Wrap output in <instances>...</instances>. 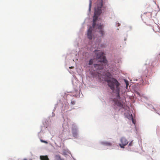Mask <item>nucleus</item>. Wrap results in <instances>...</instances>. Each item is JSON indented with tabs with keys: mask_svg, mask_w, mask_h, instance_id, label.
I'll return each mask as SVG.
<instances>
[{
	"mask_svg": "<svg viewBox=\"0 0 160 160\" xmlns=\"http://www.w3.org/2000/svg\"><path fill=\"white\" fill-rule=\"evenodd\" d=\"M133 141H132L129 144L128 146H132L133 145Z\"/></svg>",
	"mask_w": 160,
	"mask_h": 160,
	"instance_id": "nucleus-13",
	"label": "nucleus"
},
{
	"mask_svg": "<svg viewBox=\"0 0 160 160\" xmlns=\"http://www.w3.org/2000/svg\"><path fill=\"white\" fill-rule=\"evenodd\" d=\"M92 3V2L91 0H89V12H90L91 10Z\"/></svg>",
	"mask_w": 160,
	"mask_h": 160,
	"instance_id": "nucleus-11",
	"label": "nucleus"
},
{
	"mask_svg": "<svg viewBox=\"0 0 160 160\" xmlns=\"http://www.w3.org/2000/svg\"><path fill=\"white\" fill-rule=\"evenodd\" d=\"M55 158L56 160H64V159L62 158L59 155H56L55 156Z\"/></svg>",
	"mask_w": 160,
	"mask_h": 160,
	"instance_id": "nucleus-10",
	"label": "nucleus"
},
{
	"mask_svg": "<svg viewBox=\"0 0 160 160\" xmlns=\"http://www.w3.org/2000/svg\"><path fill=\"white\" fill-rule=\"evenodd\" d=\"M69 68H73V67H70Z\"/></svg>",
	"mask_w": 160,
	"mask_h": 160,
	"instance_id": "nucleus-18",
	"label": "nucleus"
},
{
	"mask_svg": "<svg viewBox=\"0 0 160 160\" xmlns=\"http://www.w3.org/2000/svg\"><path fill=\"white\" fill-rule=\"evenodd\" d=\"M71 104L72 105H74L75 104V102L74 101H72L71 102Z\"/></svg>",
	"mask_w": 160,
	"mask_h": 160,
	"instance_id": "nucleus-14",
	"label": "nucleus"
},
{
	"mask_svg": "<svg viewBox=\"0 0 160 160\" xmlns=\"http://www.w3.org/2000/svg\"><path fill=\"white\" fill-rule=\"evenodd\" d=\"M23 160H27V159H24Z\"/></svg>",
	"mask_w": 160,
	"mask_h": 160,
	"instance_id": "nucleus-20",
	"label": "nucleus"
},
{
	"mask_svg": "<svg viewBox=\"0 0 160 160\" xmlns=\"http://www.w3.org/2000/svg\"><path fill=\"white\" fill-rule=\"evenodd\" d=\"M72 133L73 137L76 138L78 136V130L77 127L75 125H73L72 126Z\"/></svg>",
	"mask_w": 160,
	"mask_h": 160,
	"instance_id": "nucleus-6",
	"label": "nucleus"
},
{
	"mask_svg": "<svg viewBox=\"0 0 160 160\" xmlns=\"http://www.w3.org/2000/svg\"><path fill=\"white\" fill-rule=\"evenodd\" d=\"M103 0L100 1L99 3H98L97 6L95 8L94 15L93 17V22L92 27H90L88 30L87 32V36L88 38L91 40L92 38V30L95 28L96 26V22L97 20L98 16L102 13L101 8L103 6Z\"/></svg>",
	"mask_w": 160,
	"mask_h": 160,
	"instance_id": "nucleus-3",
	"label": "nucleus"
},
{
	"mask_svg": "<svg viewBox=\"0 0 160 160\" xmlns=\"http://www.w3.org/2000/svg\"><path fill=\"white\" fill-rule=\"evenodd\" d=\"M93 48H94V45H93Z\"/></svg>",
	"mask_w": 160,
	"mask_h": 160,
	"instance_id": "nucleus-21",
	"label": "nucleus"
},
{
	"mask_svg": "<svg viewBox=\"0 0 160 160\" xmlns=\"http://www.w3.org/2000/svg\"><path fill=\"white\" fill-rule=\"evenodd\" d=\"M97 28L98 29L97 31L99 32L100 35L101 37H103L105 34L104 31L103 30L104 26L101 24L97 25Z\"/></svg>",
	"mask_w": 160,
	"mask_h": 160,
	"instance_id": "nucleus-4",
	"label": "nucleus"
},
{
	"mask_svg": "<svg viewBox=\"0 0 160 160\" xmlns=\"http://www.w3.org/2000/svg\"><path fill=\"white\" fill-rule=\"evenodd\" d=\"M105 76L108 78L105 79V81L108 83V86L110 89L114 91L116 87L115 92L117 94L118 99L120 98L119 95L120 83L118 80L114 78H111L112 75L110 72H107L105 74Z\"/></svg>",
	"mask_w": 160,
	"mask_h": 160,
	"instance_id": "nucleus-2",
	"label": "nucleus"
},
{
	"mask_svg": "<svg viewBox=\"0 0 160 160\" xmlns=\"http://www.w3.org/2000/svg\"><path fill=\"white\" fill-rule=\"evenodd\" d=\"M137 94H138V95H139V93L138 92H137Z\"/></svg>",
	"mask_w": 160,
	"mask_h": 160,
	"instance_id": "nucleus-19",
	"label": "nucleus"
},
{
	"mask_svg": "<svg viewBox=\"0 0 160 160\" xmlns=\"http://www.w3.org/2000/svg\"><path fill=\"white\" fill-rule=\"evenodd\" d=\"M125 82L126 84V87H127L129 85L128 81L126 80H125Z\"/></svg>",
	"mask_w": 160,
	"mask_h": 160,
	"instance_id": "nucleus-12",
	"label": "nucleus"
},
{
	"mask_svg": "<svg viewBox=\"0 0 160 160\" xmlns=\"http://www.w3.org/2000/svg\"><path fill=\"white\" fill-rule=\"evenodd\" d=\"M41 141L42 142H44V143H48V142L46 141H44V140H41Z\"/></svg>",
	"mask_w": 160,
	"mask_h": 160,
	"instance_id": "nucleus-15",
	"label": "nucleus"
},
{
	"mask_svg": "<svg viewBox=\"0 0 160 160\" xmlns=\"http://www.w3.org/2000/svg\"><path fill=\"white\" fill-rule=\"evenodd\" d=\"M120 141L121 143L119 144V145L122 148H124L125 146L126 145L128 142L127 139L124 137L121 138Z\"/></svg>",
	"mask_w": 160,
	"mask_h": 160,
	"instance_id": "nucleus-5",
	"label": "nucleus"
},
{
	"mask_svg": "<svg viewBox=\"0 0 160 160\" xmlns=\"http://www.w3.org/2000/svg\"><path fill=\"white\" fill-rule=\"evenodd\" d=\"M102 144L104 145L111 146L112 144L111 143L108 142H102Z\"/></svg>",
	"mask_w": 160,
	"mask_h": 160,
	"instance_id": "nucleus-9",
	"label": "nucleus"
},
{
	"mask_svg": "<svg viewBox=\"0 0 160 160\" xmlns=\"http://www.w3.org/2000/svg\"><path fill=\"white\" fill-rule=\"evenodd\" d=\"M122 105V104L121 102H119L118 103V106H120L121 105Z\"/></svg>",
	"mask_w": 160,
	"mask_h": 160,
	"instance_id": "nucleus-16",
	"label": "nucleus"
},
{
	"mask_svg": "<svg viewBox=\"0 0 160 160\" xmlns=\"http://www.w3.org/2000/svg\"><path fill=\"white\" fill-rule=\"evenodd\" d=\"M95 54L96 55V59H91L89 61V64L91 65L93 62L95 60L97 61V63L94 64V67L97 69H102L104 68V65L107 62V61L104 55V53L100 50L94 51Z\"/></svg>",
	"mask_w": 160,
	"mask_h": 160,
	"instance_id": "nucleus-1",
	"label": "nucleus"
},
{
	"mask_svg": "<svg viewBox=\"0 0 160 160\" xmlns=\"http://www.w3.org/2000/svg\"><path fill=\"white\" fill-rule=\"evenodd\" d=\"M135 121H134V120L132 121V122L134 124H135Z\"/></svg>",
	"mask_w": 160,
	"mask_h": 160,
	"instance_id": "nucleus-17",
	"label": "nucleus"
},
{
	"mask_svg": "<svg viewBox=\"0 0 160 160\" xmlns=\"http://www.w3.org/2000/svg\"><path fill=\"white\" fill-rule=\"evenodd\" d=\"M125 117L128 119L129 120H134V118H133V116H132V115L131 114H130L129 113H128V114H126V113H125Z\"/></svg>",
	"mask_w": 160,
	"mask_h": 160,
	"instance_id": "nucleus-7",
	"label": "nucleus"
},
{
	"mask_svg": "<svg viewBox=\"0 0 160 160\" xmlns=\"http://www.w3.org/2000/svg\"><path fill=\"white\" fill-rule=\"evenodd\" d=\"M40 158L41 160H49L47 156H40Z\"/></svg>",
	"mask_w": 160,
	"mask_h": 160,
	"instance_id": "nucleus-8",
	"label": "nucleus"
}]
</instances>
